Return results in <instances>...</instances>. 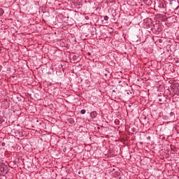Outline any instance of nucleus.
Wrapping results in <instances>:
<instances>
[{
  "label": "nucleus",
  "instance_id": "20e7f679",
  "mask_svg": "<svg viewBox=\"0 0 179 179\" xmlns=\"http://www.w3.org/2000/svg\"><path fill=\"white\" fill-rule=\"evenodd\" d=\"M90 117L92 118H96V117H97V112L96 111H93L90 113Z\"/></svg>",
  "mask_w": 179,
  "mask_h": 179
},
{
  "label": "nucleus",
  "instance_id": "2eb2a0df",
  "mask_svg": "<svg viewBox=\"0 0 179 179\" xmlns=\"http://www.w3.org/2000/svg\"><path fill=\"white\" fill-rule=\"evenodd\" d=\"M121 83V81H119V83Z\"/></svg>",
  "mask_w": 179,
  "mask_h": 179
},
{
  "label": "nucleus",
  "instance_id": "7ed1b4c3",
  "mask_svg": "<svg viewBox=\"0 0 179 179\" xmlns=\"http://www.w3.org/2000/svg\"><path fill=\"white\" fill-rule=\"evenodd\" d=\"M80 59H82V58L80 57V56L78 55H73L72 57H70V61L71 62H72V64H78V62H79Z\"/></svg>",
  "mask_w": 179,
  "mask_h": 179
},
{
  "label": "nucleus",
  "instance_id": "f8f14e48",
  "mask_svg": "<svg viewBox=\"0 0 179 179\" xmlns=\"http://www.w3.org/2000/svg\"><path fill=\"white\" fill-rule=\"evenodd\" d=\"M148 139H150V136H148Z\"/></svg>",
  "mask_w": 179,
  "mask_h": 179
},
{
  "label": "nucleus",
  "instance_id": "6e6552de",
  "mask_svg": "<svg viewBox=\"0 0 179 179\" xmlns=\"http://www.w3.org/2000/svg\"><path fill=\"white\" fill-rule=\"evenodd\" d=\"M159 101L160 104H163V99L159 98Z\"/></svg>",
  "mask_w": 179,
  "mask_h": 179
},
{
  "label": "nucleus",
  "instance_id": "ddd939ff",
  "mask_svg": "<svg viewBox=\"0 0 179 179\" xmlns=\"http://www.w3.org/2000/svg\"><path fill=\"white\" fill-rule=\"evenodd\" d=\"M88 55H90V52H88Z\"/></svg>",
  "mask_w": 179,
  "mask_h": 179
},
{
  "label": "nucleus",
  "instance_id": "dca6fc26",
  "mask_svg": "<svg viewBox=\"0 0 179 179\" xmlns=\"http://www.w3.org/2000/svg\"><path fill=\"white\" fill-rule=\"evenodd\" d=\"M113 92H115V90H113Z\"/></svg>",
  "mask_w": 179,
  "mask_h": 179
},
{
  "label": "nucleus",
  "instance_id": "f03ea898",
  "mask_svg": "<svg viewBox=\"0 0 179 179\" xmlns=\"http://www.w3.org/2000/svg\"><path fill=\"white\" fill-rule=\"evenodd\" d=\"M0 171L3 174H8V166L3 163L0 162Z\"/></svg>",
  "mask_w": 179,
  "mask_h": 179
},
{
  "label": "nucleus",
  "instance_id": "39448f33",
  "mask_svg": "<svg viewBox=\"0 0 179 179\" xmlns=\"http://www.w3.org/2000/svg\"><path fill=\"white\" fill-rule=\"evenodd\" d=\"M108 76V73H104V71L102 72V76H103V78H107Z\"/></svg>",
  "mask_w": 179,
  "mask_h": 179
},
{
  "label": "nucleus",
  "instance_id": "9d476101",
  "mask_svg": "<svg viewBox=\"0 0 179 179\" xmlns=\"http://www.w3.org/2000/svg\"><path fill=\"white\" fill-rule=\"evenodd\" d=\"M104 20H108V16L107 15L104 16Z\"/></svg>",
  "mask_w": 179,
  "mask_h": 179
},
{
  "label": "nucleus",
  "instance_id": "0eeeda50",
  "mask_svg": "<svg viewBox=\"0 0 179 179\" xmlns=\"http://www.w3.org/2000/svg\"><path fill=\"white\" fill-rule=\"evenodd\" d=\"M80 113H81V114H85L86 113V110L83 109V110H81Z\"/></svg>",
  "mask_w": 179,
  "mask_h": 179
},
{
  "label": "nucleus",
  "instance_id": "f3484780",
  "mask_svg": "<svg viewBox=\"0 0 179 179\" xmlns=\"http://www.w3.org/2000/svg\"><path fill=\"white\" fill-rule=\"evenodd\" d=\"M94 1H97V0H94Z\"/></svg>",
  "mask_w": 179,
  "mask_h": 179
},
{
  "label": "nucleus",
  "instance_id": "1a4fd4ad",
  "mask_svg": "<svg viewBox=\"0 0 179 179\" xmlns=\"http://www.w3.org/2000/svg\"><path fill=\"white\" fill-rule=\"evenodd\" d=\"M175 87H177V89L179 90V84L178 83L175 84Z\"/></svg>",
  "mask_w": 179,
  "mask_h": 179
},
{
  "label": "nucleus",
  "instance_id": "9b49d317",
  "mask_svg": "<svg viewBox=\"0 0 179 179\" xmlns=\"http://www.w3.org/2000/svg\"><path fill=\"white\" fill-rule=\"evenodd\" d=\"M159 43H163V39L160 38L158 40Z\"/></svg>",
  "mask_w": 179,
  "mask_h": 179
},
{
  "label": "nucleus",
  "instance_id": "423d86ee",
  "mask_svg": "<svg viewBox=\"0 0 179 179\" xmlns=\"http://www.w3.org/2000/svg\"><path fill=\"white\" fill-rule=\"evenodd\" d=\"M5 13V11H3V9L0 8V16H2Z\"/></svg>",
  "mask_w": 179,
  "mask_h": 179
},
{
  "label": "nucleus",
  "instance_id": "f257e3e1",
  "mask_svg": "<svg viewBox=\"0 0 179 179\" xmlns=\"http://www.w3.org/2000/svg\"><path fill=\"white\" fill-rule=\"evenodd\" d=\"M166 119L168 122H174V121H176V115L174 113L171 112L166 116Z\"/></svg>",
  "mask_w": 179,
  "mask_h": 179
},
{
  "label": "nucleus",
  "instance_id": "4468645a",
  "mask_svg": "<svg viewBox=\"0 0 179 179\" xmlns=\"http://www.w3.org/2000/svg\"><path fill=\"white\" fill-rule=\"evenodd\" d=\"M146 118H147V117H144V120H146Z\"/></svg>",
  "mask_w": 179,
  "mask_h": 179
}]
</instances>
